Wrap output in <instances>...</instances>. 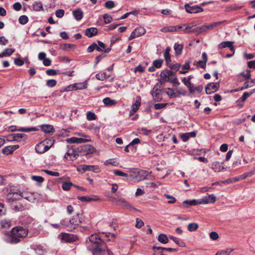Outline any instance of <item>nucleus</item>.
<instances>
[{"instance_id":"obj_1","label":"nucleus","mask_w":255,"mask_h":255,"mask_svg":"<svg viewBox=\"0 0 255 255\" xmlns=\"http://www.w3.org/2000/svg\"><path fill=\"white\" fill-rule=\"evenodd\" d=\"M28 233V229L17 226L12 229L10 234L7 236L5 240L9 244H17L20 241L19 239L26 237Z\"/></svg>"},{"instance_id":"obj_2","label":"nucleus","mask_w":255,"mask_h":255,"mask_svg":"<svg viewBox=\"0 0 255 255\" xmlns=\"http://www.w3.org/2000/svg\"><path fill=\"white\" fill-rule=\"evenodd\" d=\"M89 241L93 244L92 252L94 255H105L106 243L99 235L93 234L89 237Z\"/></svg>"},{"instance_id":"obj_3","label":"nucleus","mask_w":255,"mask_h":255,"mask_svg":"<svg viewBox=\"0 0 255 255\" xmlns=\"http://www.w3.org/2000/svg\"><path fill=\"white\" fill-rule=\"evenodd\" d=\"M129 176L136 181H139L145 179L147 176L146 170H140L138 168H131L128 171Z\"/></svg>"},{"instance_id":"obj_4","label":"nucleus","mask_w":255,"mask_h":255,"mask_svg":"<svg viewBox=\"0 0 255 255\" xmlns=\"http://www.w3.org/2000/svg\"><path fill=\"white\" fill-rule=\"evenodd\" d=\"M115 203L117 205L122 206L123 208L129 211H139V210L134 208L130 203L123 198H117L115 199Z\"/></svg>"},{"instance_id":"obj_5","label":"nucleus","mask_w":255,"mask_h":255,"mask_svg":"<svg viewBox=\"0 0 255 255\" xmlns=\"http://www.w3.org/2000/svg\"><path fill=\"white\" fill-rule=\"evenodd\" d=\"M79 155H86L94 153L96 149L95 147L90 144L80 146L77 148Z\"/></svg>"},{"instance_id":"obj_6","label":"nucleus","mask_w":255,"mask_h":255,"mask_svg":"<svg viewBox=\"0 0 255 255\" xmlns=\"http://www.w3.org/2000/svg\"><path fill=\"white\" fill-rule=\"evenodd\" d=\"M77 134L81 135L84 138H79L76 137H71L66 139V142L68 143H81L90 141V139L85 138L88 136L85 134L77 133Z\"/></svg>"},{"instance_id":"obj_7","label":"nucleus","mask_w":255,"mask_h":255,"mask_svg":"<svg viewBox=\"0 0 255 255\" xmlns=\"http://www.w3.org/2000/svg\"><path fill=\"white\" fill-rule=\"evenodd\" d=\"M145 30L143 27H138L136 28L131 33L128 38V40H131L136 37H139L145 33Z\"/></svg>"},{"instance_id":"obj_8","label":"nucleus","mask_w":255,"mask_h":255,"mask_svg":"<svg viewBox=\"0 0 255 255\" xmlns=\"http://www.w3.org/2000/svg\"><path fill=\"white\" fill-rule=\"evenodd\" d=\"M220 86L219 82L210 83L205 88V92L207 94H211L216 92Z\"/></svg>"},{"instance_id":"obj_9","label":"nucleus","mask_w":255,"mask_h":255,"mask_svg":"<svg viewBox=\"0 0 255 255\" xmlns=\"http://www.w3.org/2000/svg\"><path fill=\"white\" fill-rule=\"evenodd\" d=\"M79 156V152H78L77 148H76L73 149L72 151H70L69 149L65 153L64 158L67 160H74Z\"/></svg>"},{"instance_id":"obj_10","label":"nucleus","mask_w":255,"mask_h":255,"mask_svg":"<svg viewBox=\"0 0 255 255\" xmlns=\"http://www.w3.org/2000/svg\"><path fill=\"white\" fill-rule=\"evenodd\" d=\"M59 237L64 242L72 243L76 241V237L72 234L62 233L59 235Z\"/></svg>"},{"instance_id":"obj_11","label":"nucleus","mask_w":255,"mask_h":255,"mask_svg":"<svg viewBox=\"0 0 255 255\" xmlns=\"http://www.w3.org/2000/svg\"><path fill=\"white\" fill-rule=\"evenodd\" d=\"M184 7L186 11L190 13H195L203 11V8L198 5L190 6L189 4L186 3Z\"/></svg>"},{"instance_id":"obj_12","label":"nucleus","mask_w":255,"mask_h":255,"mask_svg":"<svg viewBox=\"0 0 255 255\" xmlns=\"http://www.w3.org/2000/svg\"><path fill=\"white\" fill-rule=\"evenodd\" d=\"M77 170L79 172H84L86 171H93L94 172H98L99 168L98 166L81 165L77 168Z\"/></svg>"},{"instance_id":"obj_13","label":"nucleus","mask_w":255,"mask_h":255,"mask_svg":"<svg viewBox=\"0 0 255 255\" xmlns=\"http://www.w3.org/2000/svg\"><path fill=\"white\" fill-rule=\"evenodd\" d=\"M8 130L10 131H20L22 132H30L35 131L38 130V128L35 127H31L28 128H17L15 126H11L8 128Z\"/></svg>"},{"instance_id":"obj_14","label":"nucleus","mask_w":255,"mask_h":255,"mask_svg":"<svg viewBox=\"0 0 255 255\" xmlns=\"http://www.w3.org/2000/svg\"><path fill=\"white\" fill-rule=\"evenodd\" d=\"M69 222L72 225V228L74 229L76 226L82 222V219L80 217L79 214H77L69 220Z\"/></svg>"},{"instance_id":"obj_15","label":"nucleus","mask_w":255,"mask_h":255,"mask_svg":"<svg viewBox=\"0 0 255 255\" xmlns=\"http://www.w3.org/2000/svg\"><path fill=\"white\" fill-rule=\"evenodd\" d=\"M151 94L153 100L156 102H159L162 99L160 90L158 89L156 85L153 87Z\"/></svg>"},{"instance_id":"obj_16","label":"nucleus","mask_w":255,"mask_h":255,"mask_svg":"<svg viewBox=\"0 0 255 255\" xmlns=\"http://www.w3.org/2000/svg\"><path fill=\"white\" fill-rule=\"evenodd\" d=\"M216 197L213 194L210 195L208 196L203 197V198L199 200L201 204H209L214 203L216 202Z\"/></svg>"},{"instance_id":"obj_17","label":"nucleus","mask_w":255,"mask_h":255,"mask_svg":"<svg viewBox=\"0 0 255 255\" xmlns=\"http://www.w3.org/2000/svg\"><path fill=\"white\" fill-rule=\"evenodd\" d=\"M172 76H174V72L169 70L163 71L160 74V79L164 82H167L169 77Z\"/></svg>"},{"instance_id":"obj_18","label":"nucleus","mask_w":255,"mask_h":255,"mask_svg":"<svg viewBox=\"0 0 255 255\" xmlns=\"http://www.w3.org/2000/svg\"><path fill=\"white\" fill-rule=\"evenodd\" d=\"M26 137V134L23 133H13L8 135V140H15L20 141L23 138Z\"/></svg>"},{"instance_id":"obj_19","label":"nucleus","mask_w":255,"mask_h":255,"mask_svg":"<svg viewBox=\"0 0 255 255\" xmlns=\"http://www.w3.org/2000/svg\"><path fill=\"white\" fill-rule=\"evenodd\" d=\"M234 42L232 41H225L221 42L219 44L218 47L220 49H223L226 47H228L233 52V53H235V48L233 45Z\"/></svg>"},{"instance_id":"obj_20","label":"nucleus","mask_w":255,"mask_h":255,"mask_svg":"<svg viewBox=\"0 0 255 255\" xmlns=\"http://www.w3.org/2000/svg\"><path fill=\"white\" fill-rule=\"evenodd\" d=\"M48 150L49 147L45 146L42 142L38 143L35 146V150L38 153H44Z\"/></svg>"},{"instance_id":"obj_21","label":"nucleus","mask_w":255,"mask_h":255,"mask_svg":"<svg viewBox=\"0 0 255 255\" xmlns=\"http://www.w3.org/2000/svg\"><path fill=\"white\" fill-rule=\"evenodd\" d=\"M98 33V30L95 27H90L86 29L85 35L88 37H92L96 35Z\"/></svg>"},{"instance_id":"obj_22","label":"nucleus","mask_w":255,"mask_h":255,"mask_svg":"<svg viewBox=\"0 0 255 255\" xmlns=\"http://www.w3.org/2000/svg\"><path fill=\"white\" fill-rule=\"evenodd\" d=\"M196 136L195 131H192L183 133L181 135V138L183 141H187L190 137H195Z\"/></svg>"},{"instance_id":"obj_23","label":"nucleus","mask_w":255,"mask_h":255,"mask_svg":"<svg viewBox=\"0 0 255 255\" xmlns=\"http://www.w3.org/2000/svg\"><path fill=\"white\" fill-rule=\"evenodd\" d=\"M41 130L48 133H53L54 131V128L52 125H43L41 126Z\"/></svg>"},{"instance_id":"obj_24","label":"nucleus","mask_w":255,"mask_h":255,"mask_svg":"<svg viewBox=\"0 0 255 255\" xmlns=\"http://www.w3.org/2000/svg\"><path fill=\"white\" fill-rule=\"evenodd\" d=\"M87 86L85 83H76L69 86L72 90H82L86 88Z\"/></svg>"},{"instance_id":"obj_25","label":"nucleus","mask_w":255,"mask_h":255,"mask_svg":"<svg viewBox=\"0 0 255 255\" xmlns=\"http://www.w3.org/2000/svg\"><path fill=\"white\" fill-rule=\"evenodd\" d=\"M72 13L74 18L78 21L82 19L83 17V12L80 8L73 11Z\"/></svg>"},{"instance_id":"obj_26","label":"nucleus","mask_w":255,"mask_h":255,"mask_svg":"<svg viewBox=\"0 0 255 255\" xmlns=\"http://www.w3.org/2000/svg\"><path fill=\"white\" fill-rule=\"evenodd\" d=\"M211 168L214 171V172H220L224 169V167H222L220 162L218 161L214 162L212 164Z\"/></svg>"},{"instance_id":"obj_27","label":"nucleus","mask_w":255,"mask_h":255,"mask_svg":"<svg viewBox=\"0 0 255 255\" xmlns=\"http://www.w3.org/2000/svg\"><path fill=\"white\" fill-rule=\"evenodd\" d=\"M11 225V222L9 219H2L0 221V225L3 228H9Z\"/></svg>"},{"instance_id":"obj_28","label":"nucleus","mask_w":255,"mask_h":255,"mask_svg":"<svg viewBox=\"0 0 255 255\" xmlns=\"http://www.w3.org/2000/svg\"><path fill=\"white\" fill-rule=\"evenodd\" d=\"M190 63L191 60H190L187 61L185 63V64L182 67V70L180 71L179 72L180 74H185L188 72V71L190 69Z\"/></svg>"},{"instance_id":"obj_29","label":"nucleus","mask_w":255,"mask_h":255,"mask_svg":"<svg viewBox=\"0 0 255 255\" xmlns=\"http://www.w3.org/2000/svg\"><path fill=\"white\" fill-rule=\"evenodd\" d=\"M169 238L172 241H173L174 243H176L179 247H185L186 246L185 243L183 242L181 240L172 236H169Z\"/></svg>"},{"instance_id":"obj_30","label":"nucleus","mask_w":255,"mask_h":255,"mask_svg":"<svg viewBox=\"0 0 255 255\" xmlns=\"http://www.w3.org/2000/svg\"><path fill=\"white\" fill-rule=\"evenodd\" d=\"M103 102L106 106H112L117 104L116 100H112L109 97L104 98Z\"/></svg>"},{"instance_id":"obj_31","label":"nucleus","mask_w":255,"mask_h":255,"mask_svg":"<svg viewBox=\"0 0 255 255\" xmlns=\"http://www.w3.org/2000/svg\"><path fill=\"white\" fill-rule=\"evenodd\" d=\"M183 46L182 44H179L178 43H175L174 46V49L175 50V53L176 55H179L182 54V49Z\"/></svg>"},{"instance_id":"obj_32","label":"nucleus","mask_w":255,"mask_h":255,"mask_svg":"<svg viewBox=\"0 0 255 255\" xmlns=\"http://www.w3.org/2000/svg\"><path fill=\"white\" fill-rule=\"evenodd\" d=\"M33 8L35 11H43L44 8L42 4L40 2L35 1L32 4Z\"/></svg>"},{"instance_id":"obj_33","label":"nucleus","mask_w":255,"mask_h":255,"mask_svg":"<svg viewBox=\"0 0 255 255\" xmlns=\"http://www.w3.org/2000/svg\"><path fill=\"white\" fill-rule=\"evenodd\" d=\"M175 92V90L172 88H168L165 90V93L170 98L177 97L178 95Z\"/></svg>"},{"instance_id":"obj_34","label":"nucleus","mask_w":255,"mask_h":255,"mask_svg":"<svg viewBox=\"0 0 255 255\" xmlns=\"http://www.w3.org/2000/svg\"><path fill=\"white\" fill-rule=\"evenodd\" d=\"M167 82L172 83L174 85L178 86L180 85V83L178 81L175 73L174 72V76L169 77L168 80Z\"/></svg>"},{"instance_id":"obj_35","label":"nucleus","mask_w":255,"mask_h":255,"mask_svg":"<svg viewBox=\"0 0 255 255\" xmlns=\"http://www.w3.org/2000/svg\"><path fill=\"white\" fill-rule=\"evenodd\" d=\"M140 102L141 98L140 97H137L135 103L131 106V109L134 110L136 112L140 106Z\"/></svg>"},{"instance_id":"obj_36","label":"nucleus","mask_w":255,"mask_h":255,"mask_svg":"<svg viewBox=\"0 0 255 255\" xmlns=\"http://www.w3.org/2000/svg\"><path fill=\"white\" fill-rule=\"evenodd\" d=\"M158 241L162 244H166L168 242V239L166 235L161 234L159 235L157 239Z\"/></svg>"},{"instance_id":"obj_37","label":"nucleus","mask_w":255,"mask_h":255,"mask_svg":"<svg viewBox=\"0 0 255 255\" xmlns=\"http://www.w3.org/2000/svg\"><path fill=\"white\" fill-rule=\"evenodd\" d=\"M183 205H187L188 206H193L196 205L198 204H200V202H199V200H185L183 202Z\"/></svg>"},{"instance_id":"obj_38","label":"nucleus","mask_w":255,"mask_h":255,"mask_svg":"<svg viewBox=\"0 0 255 255\" xmlns=\"http://www.w3.org/2000/svg\"><path fill=\"white\" fill-rule=\"evenodd\" d=\"M199 226L197 223H192L188 224L187 229L190 232H194L198 229Z\"/></svg>"},{"instance_id":"obj_39","label":"nucleus","mask_w":255,"mask_h":255,"mask_svg":"<svg viewBox=\"0 0 255 255\" xmlns=\"http://www.w3.org/2000/svg\"><path fill=\"white\" fill-rule=\"evenodd\" d=\"M110 77V76L107 75L106 73L103 72V73H99L96 74V78L99 80L101 81H104L105 79L108 78Z\"/></svg>"},{"instance_id":"obj_40","label":"nucleus","mask_w":255,"mask_h":255,"mask_svg":"<svg viewBox=\"0 0 255 255\" xmlns=\"http://www.w3.org/2000/svg\"><path fill=\"white\" fill-rule=\"evenodd\" d=\"M78 199L82 202H91L94 201H97L99 200L98 198H90L88 196H80L78 197Z\"/></svg>"},{"instance_id":"obj_41","label":"nucleus","mask_w":255,"mask_h":255,"mask_svg":"<svg viewBox=\"0 0 255 255\" xmlns=\"http://www.w3.org/2000/svg\"><path fill=\"white\" fill-rule=\"evenodd\" d=\"M42 142L44 143L45 145V146H47L48 147H49V149L54 144V140L52 138H46L43 141H42Z\"/></svg>"},{"instance_id":"obj_42","label":"nucleus","mask_w":255,"mask_h":255,"mask_svg":"<svg viewBox=\"0 0 255 255\" xmlns=\"http://www.w3.org/2000/svg\"><path fill=\"white\" fill-rule=\"evenodd\" d=\"M208 30L207 25L204 24L194 29L193 31L198 33H202Z\"/></svg>"},{"instance_id":"obj_43","label":"nucleus","mask_w":255,"mask_h":255,"mask_svg":"<svg viewBox=\"0 0 255 255\" xmlns=\"http://www.w3.org/2000/svg\"><path fill=\"white\" fill-rule=\"evenodd\" d=\"M227 21L226 20H223V21H220L218 22H214L210 25H207V28L208 30L209 29H212L214 28L215 27L218 26L220 24H222L225 22H226Z\"/></svg>"},{"instance_id":"obj_44","label":"nucleus","mask_w":255,"mask_h":255,"mask_svg":"<svg viewBox=\"0 0 255 255\" xmlns=\"http://www.w3.org/2000/svg\"><path fill=\"white\" fill-rule=\"evenodd\" d=\"M13 209L16 211H22L24 209V207L19 202L15 203L12 205Z\"/></svg>"},{"instance_id":"obj_45","label":"nucleus","mask_w":255,"mask_h":255,"mask_svg":"<svg viewBox=\"0 0 255 255\" xmlns=\"http://www.w3.org/2000/svg\"><path fill=\"white\" fill-rule=\"evenodd\" d=\"M233 251L234 249L228 248L226 250L218 251L217 254V255H229Z\"/></svg>"},{"instance_id":"obj_46","label":"nucleus","mask_w":255,"mask_h":255,"mask_svg":"<svg viewBox=\"0 0 255 255\" xmlns=\"http://www.w3.org/2000/svg\"><path fill=\"white\" fill-rule=\"evenodd\" d=\"M119 164V163L114 159H110L108 160H107L105 162V165L106 166L108 165H113L114 166H116Z\"/></svg>"},{"instance_id":"obj_47","label":"nucleus","mask_w":255,"mask_h":255,"mask_svg":"<svg viewBox=\"0 0 255 255\" xmlns=\"http://www.w3.org/2000/svg\"><path fill=\"white\" fill-rule=\"evenodd\" d=\"M18 21L21 24L24 25L26 24L28 21V18L25 15H21L18 19Z\"/></svg>"},{"instance_id":"obj_48","label":"nucleus","mask_w":255,"mask_h":255,"mask_svg":"<svg viewBox=\"0 0 255 255\" xmlns=\"http://www.w3.org/2000/svg\"><path fill=\"white\" fill-rule=\"evenodd\" d=\"M253 93L254 91L250 93H248L247 92H245L243 96L238 100V101L244 103L247 100V99Z\"/></svg>"},{"instance_id":"obj_49","label":"nucleus","mask_w":255,"mask_h":255,"mask_svg":"<svg viewBox=\"0 0 255 255\" xmlns=\"http://www.w3.org/2000/svg\"><path fill=\"white\" fill-rule=\"evenodd\" d=\"M34 250L38 255H43L45 252V249L40 246H37Z\"/></svg>"},{"instance_id":"obj_50","label":"nucleus","mask_w":255,"mask_h":255,"mask_svg":"<svg viewBox=\"0 0 255 255\" xmlns=\"http://www.w3.org/2000/svg\"><path fill=\"white\" fill-rule=\"evenodd\" d=\"M72 186H75L71 182H65L62 184V189L65 191H68Z\"/></svg>"},{"instance_id":"obj_51","label":"nucleus","mask_w":255,"mask_h":255,"mask_svg":"<svg viewBox=\"0 0 255 255\" xmlns=\"http://www.w3.org/2000/svg\"><path fill=\"white\" fill-rule=\"evenodd\" d=\"M103 236H105L106 238V240L108 241H113L115 239V235L114 234L109 233H103Z\"/></svg>"},{"instance_id":"obj_52","label":"nucleus","mask_w":255,"mask_h":255,"mask_svg":"<svg viewBox=\"0 0 255 255\" xmlns=\"http://www.w3.org/2000/svg\"><path fill=\"white\" fill-rule=\"evenodd\" d=\"M163 60L161 59L155 60L153 62V66L156 68H159L161 67Z\"/></svg>"},{"instance_id":"obj_53","label":"nucleus","mask_w":255,"mask_h":255,"mask_svg":"<svg viewBox=\"0 0 255 255\" xmlns=\"http://www.w3.org/2000/svg\"><path fill=\"white\" fill-rule=\"evenodd\" d=\"M11 146H7L2 149V153L4 154L8 155L13 152Z\"/></svg>"},{"instance_id":"obj_54","label":"nucleus","mask_w":255,"mask_h":255,"mask_svg":"<svg viewBox=\"0 0 255 255\" xmlns=\"http://www.w3.org/2000/svg\"><path fill=\"white\" fill-rule=\"evenodd\" d=\"M19 192L9 193L8 194V196L11 199H12V200H17V199H20V197L19 196Z\"/></svg>"},{"instance_id":"obj_55","label":"nucleus","mask_w":255,"mask_h":255,"mask_svg":"<svg viewBox=\"0 0 255 255\" xmlns=\"http://www.w3.org/2000/svg\"><path fill=\"white\" fill-rule=\"evenodd\" d=\"M87 119L89 121H93L96 119V116L94 113L88 112L87 113Z\"/></svg>"},{"instance_id":"obj_56","label":"nucleus","mask_w":255,"mask_h":255,"mask_svg":"<svg viewBox=\"0 0 255 255\" xmlns=\"http://www.w3.org/2000/svg\"><path fill=\"white\" fill-rule=\"evenodd\" d=\"M98 45L100 46V47H101L102 49H103V51L105 53H109L111 51V48H105V45L103 42H102L100 41H98Z\"/></svg>"},{"instance_id":"obj_57","label":"nucleus","mask_w":255,"mask_h":255,"mask_svg":"<svg viewBox=\"0 0 255 255\" xmlns=\"http://www.w3.org/2000/svg\"><path fill=\"white\" fill-rule=\"evenodd\" d=\"M113 172L117 176H124L126 177L128 176V173L124 172L119 170H115L113 171Z\"/></svg>"},{"instance_id":"obj_58","label":"nucleus","mask_w":255,"mask_h":255,"mask_svg":"<svg viewBox=\"0 0 255 255\" xmlns=\"http://www.w3.org/2000/svg\"><path fill=\"white\" fill-rule=\"evenodd\" d=\"M105 6L108 9H112L115 6V2L112 0H109L105 2Z\"/></svg>"},{"instance_id":"obj_59","label":"nucleus","mask_w":255,"mask_h":255,"mask_svg":"<svg viewBox=\"0 0 255 255\" xmlns=\"http://www.w3.org/2000/svg\"><path fill=\"white\" fill-rule=\"evenodd\" d=\"M164 196L166 197V199H169V200L168 201L169 204H173L176 202V199L172 196L166 194H165Z\"/></svg>"},{"instance_id":"obj_60","label":"nucleus","mask_w":255,"mask_h":255,"mask_svg":"<svg viewBox=\"0 0 255 255\" xmlns=\"http://www.w3.org/2000/svg\"><path fill=\"white\" fill-rule=\"evenodd\" d=\"M56 84L57 81L54 79L48 80L46 81V85L49 87H54Z\"/></svg>"},{"instance_id":"obj_61","label":"nucleus","mask_w":255,"mask_h":255,"mask_svg":"<svg viewBox=\"0 0 255 255\" xmlns=\"http://www.w3.org/2000/svg\"><path fill=\"white\" fill-rule=\"evenodd\" d=\"M31 179L38 183H42L44 181V178L40 176L33 175L31 176Z\"/></svg>"},{"instance_id":"obj_62","label":"nucleus","mask_w":255,"mask_h":255,"mask_svg":"<svg viewBox=\"0 0 255 255\" xmlns=\"http://www.w3.org/2000/svg\"><path fill=\"white\" fill-rule=\"evenodd\" d=\"M103 18L105 23H110L112 20V17L108 14H105Z\"/></svg>"},{"instance_id":"obj_63","label":"nucleus","mask_w":255,"mask_h":255,"mask_svg":"<svg viewBox=\"0 0 255 255\" xmlns=\"http://www.w3.org/2000/svg\"><path fill=\"white\" fill-rule=\"evenodd\" d=\"M15 51V50L14 49L12 48H6L4 51V53L5 54V56H10L13 53H14Z\"/></svg>"},{"instance_id":"obj_64","label":"nucleus","mask_w":255,"mask_h":255,"mask_svg":"<svg viewBox=\"0 0 255 255\" xmlns=\"http://www.w3.org/2000/svg\"><path fill=\"white\" fill-rule=\"evenodd\" d=\"M164 57L166 62L167 66L171 65V60L170 58V54H164Z\"/></svg>"}]
</instances>
